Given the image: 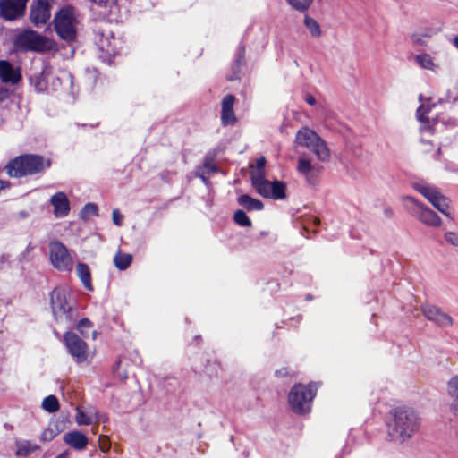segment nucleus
<instances>
[{"label": "nucleus", "instance_id": "1", "mask_svg": "<svg viewBox=\"0 0 458 458\" xmlns=\"http://www.w3.org/2000/svg\"><path fill=\"white\" fill-rule=\"evenodd\" d=\"M421 419L414 409L400 405L393 409L387 417L388 437L391 441L404 443L419 431Z\"/></svg>", "mask_w": 458, "mask_h": 458}, {"label": "nucleus", "instance_id": "2", "mask_svg": "<svg viewBox=\"0 0 458 458\" xmlns=\"http://www.w3.org/2000/svg\"><path fill=\"white\" fill-rule=\"evenodd\" d=\"M50 303L55 321L65 328H72L79 317L75 303L70 299L68 289L56 287L50 293Z\"/></svg>", "mask_w": 458, "mask_h": 458}, {"label": "nucleus", "instance_id": "3", "mask_svg": "<svg viewBox=\"0 0 458 458\" xmlns=\"http://www.w3.org/2000/svg\"><path fill=\"white\" fill-rule=\"evenodd\" d=\"M49 166L48 162L37 155L20 156L11 160L5 166L7 174L11 177H22L38 174Z\"/></svg>", "mask_w": 458, "mask_h": 458}, {"label": "nucleus", "instance_id": "4", "mask_svg": "<svg viewBox=\"0 0 458 458\" xmlns=\"http://www.w3.org/2000/svg\"><path fill=\"white\" fill-rule=\"evenodd\" d=\"M295 142L312 151L322 162L328 161L330 158V150L327 142L320 138L314 131L302 127L295 136Z\"/></svg>", "mask_w": 458, "mask_h": 458}, {"label": "nucleus", "instance_id": "5", "mask_svg": "<svg viewBox=\"0 0 458 458\" xmlns=\"http://www.w3.org/2000/svg\"><path fill=\"white\" fill-rule=\"evenodd\" d=\"M78 13L71 5L64 6L55 17L56 33L64 40L72 41L76 36Z\"/></svg>", "mask_w": 458, "mask_h": 458}, {"label": "nucleus", "instance_id": "6", "mask_svg": "<svg viewBox=\"0 0 458 458\" xmlns=\"http://www.w3.org/2000/svg\"><path fill=\"white\" fill-rule=\"evenodd\" d=\"M253 187L263 197L283 199L285 198L286 185L279 181L270 182L265 179V174L256 173L253 174Z\"/></svg>", "mask_w": 458, "mask_h": 458}, {"label": "nucleus", "instance_id": "7", "mask_svg": "<svg viewBox=\"0 0 458 458\" xmlns=\"http://www.w3.org/2000/svg\"><path fill=\"white\" fill-rule=\"evenodd\" d=\"M49 257L52 266L62 272H70L73 267V259L68 249L60 242L49 244Z\"/></svg>", "mask_w": 458, "mask_h": 458}, {"label": "nucleus", "instance_id": "8", "mask_svg": "<svg viewBox=\"0 0 458 458\" xmlns=\"http://www.w3.org/2000/svg\"><path fill=\"white\" fill-rule=\"evenodd\" d=\"M414 189L426 198L438 211L445 216H449L447 212L448 202L447 199L434 187L423 183H414Z\"/></svg>", "mask_w": 458, "mask_h": 458}, {"label": "nucleus", "instance_id": "9", "mask_svg": "<svg viewBox=\"0 0 458 458\" xmlns=\"http://www.w3.org/2000/svg\"><path fill=\"white\" fill-rule=\"evenodd\" d=\"M64 343L69 353L79 363L87 360V344L73 332L64 334Z\"/></svg>", "mask_w": 458, "mask_h": 458}, {"label": "nucleus", "instance_id": "10", "mask_svg": "<svg viewBox=\"0 0 458 458\" xmlns=\"http://www.w3.org/2000/svg\"><path fill=\"white\" fill-rule=\"evenodd\" d=\"M18 47L24 50L42 51L46 47V39L34 30H29L17 38Z\"/></svg>", "mask_w": 458, "mask_h": 458}, {"label": "nucleus", "instance_id": "11", "mask_svg": "<svg viewBox=\"0 0 458 458\" xmlns=\"http://www.w3.org/2000/svg\"><path fill=\"white\" fill-rule=\"evenodd\" d=\"M28 0H0V15L13 21L23 15Z\"/></svg>", "mask_w": 458, "mask_h": 458}, {"label": "nucleus", "instance_id": "12", "mask_svg": "<svg viewBox=\"0 0 458 458\" xmlns=\"http://www.w3.org/2000/svg\"><path fill=\"white\" fill-rule=\"evenodd\" d=\"M434 107H436V105H431L429 100H427L425 103H421V105L418 107L416 117L420 123V131L431 132L435 130V126L438 123V117L428 116L432 111V108Z\"/></svg>", "mask_w": 458, "mask_h": 458}, {"label": "nucleus", "instance_id": "13", "mask_svg": "<svg viewBox=\"0 0 458 458\" xmlns=\"http://www.w3.org/2000/svg\"><path fill=\"white\" fill-rule=\"evenodd\" d=\"M404 200L411 202L417 207L415 216L420 222L429 226H440L441 218L434 211L419 203L413 197L406 196Z\"/></svg>", "mask_w": 458, "mask_h": 458}, {"label": "nucleus", "instance_id": "14", "mask_svg": "<svg viewBox=\"0 0 458 458\" xmlns=\"http://www.w3.org/2000/svg\"><path fill=\"white\" fill-rule=\"evenodd\" d=\"M106 415L99 414L93 407L78 406L76 407L75 421L78 425H91L106 422Z\"/></svg>", "mask_w": 458, "mask_h": 458}, {"label": "nucleus", "instance_id": "15", "mask_svg": "<svg viewBox=\"0 0 458 458\" xmlns=\"http://www.w3.org/2000/svg\"><path fill=\"white\" fill-rule=\"evenodd\" d=\"M49 0H38L31 7L30 21L36 26L44 25L50 19Z\"/></svg>", "mask_w": 458, "mask_h": 458}, {"label": "nucleus", "instance_id": "16", "mask_svg": "<svg viewBox=\"0 0 458 458\" xmlns=\"http://www.w3.org/2000/svg\"><path fill=\"white\" fill-rule=\"evenodd\" d=\"M420 310L427 319L436 323L439 327H447L453 325L452 318L436 306L423 305Z\"/></svg>", "mask_w": 458, "mask_h": 458}, {"label": "nucleus", "instance_id": "17", "mask_svg": "<svg viewBox=\"0 0 458 458\" xmlns=\"http://www.w3.org/2000/svg\"><path fill=\"white\" fill-rule=\"evenodd\" d=\"M297 172L305 178L309 184H314L316 177L319 174L321 167L312 164L310 159L305 157L298 158Z\"/></svg>", "mask_w": 458, "mask_h": 458}, {"label": "nucleus", "instance_id": "18", "mask_svg": "<svg viewBox=\"0 0 458 458\" xmlns=\"http://www.w3.org/2000/svg\"><path fill=\"white\" fill-rule=\"evenodd\" d=\"M318 390L316 384L295 385L289 393L288 401H312Z\"/></svg>", "mask_w": 458, "mask_h": 458}, {"label": "nucleus", "instance_id": "19", "mask_svg": "<svg viewBox=\"0 0 458 458\" xmlns=\"http://www.w3.org/2000/svg\"><path fill=\"white\" fill-rule=\"evenodd\" d=\"M50 203L54 207V216L56 218H63L69 215L70 201L64 192L59 191L54 194L50 199Z\"/></svg>", "mask_w": 458, "mask_h": 458}, {"label": "nucleus", "instance_id": "20", "mask_svg": "<svg viewBox=\"0 0 458 458\" xmlns=\"http://www.w3.org/2000/svg\"><path fill=\"white\" fill-rule=\"evenodd\" d=\"M0 79L4 83L14 85L21 79V71L8 61H0Z\"/></svg>", "mask_w": 458, "mask_h": 458}, {"label": "nucleus", "instance_id": "21", "mask_svg": "<svg viewBox=\"0 0 458 458\" xmlns=\"http://www.w3.org/2000/svg\"><path fill=\"white\" fill-rule=\"evenodd\" d=\"M119 40L114 38L111 31L103 30L99 33V38L98 45L100 51L106 53L108 55H115L118 53Z\"/></svg>", "mask_w": 458, "mask_h": 458}, {"label": "nucleus", "instance_id": "22", "mask_svg": "<svg viewBox=\"0 0 458 458\" xmlns=\"http://www.w3.org/2000/svg\"><path fill=\"white\" fill-rule=\"evenodd\" d=\"M234 96L228 94L222 99L221 123L224 126L233 125L236 116L233 111Z\"/></svg>", "mask_w": 458, "mask_h": 458}, {"label": "nucleus", "instance_id": "23", "mask_svg": "<svg viewBox=\"0 0 458 458\" xmlns=\"http://www.w3.org/2000/svg\"><path fill=\"white\" fill-rule=\"evenodd\" d=\"M64 441L66 445L76 450L85 449L89 443L88 437L83 433L77 430L64 434Z\"/></svg>", "mask_w": 458, "mask_h": 458}, {"label": "nucleus", "instance_id": "24", "mask_svg": "<svg viewBox=\"0 0 458 458\" xmlns=\"http://www.w3.org/2000/svg\"><path fill=\"white\" fill-rule=\"evenodd\" d=\"M76 274L83 286L87 290L92 291L93 286L91 283V274L89 266L85 263L79 262L76 266Z\"/></svg>", "mask_w": 458, "mask_h": 458}, {"label": "nucleus", "instance_id": "25", "mask_svg": "<svg viewBox=\"0 0 458 458\" xmlns=\"http://www.w3.org/2000/svg\"><path fill=\"white\" fill-rule=\"evenodd\" d=\"M238 203L249 211L261 210L263 203L256 199L251 198L247 194L241 195L238 198Z\"/></svg>", "mask_w": 458, "mask_h": 458}, {"label": "nucleus", "instance_id": "26", "mask_svg": "<svg viewBox=\"0 0 458 458\" xmlns=\"http://www.w3.org/2000/svg\"><path fill=\"white\" fill-rule=\"evenodd\" d=\"M415 60L417 64L423 69L437 72L439 65L435 62L434 58L426 53L416 55Z\"/></svg>", "mask_w": 458, "mask_h": 458}, {"label": "nucleus", "instance_id": "27", "mask_svg": "<svg viewBox=\"0 0 458 458\" xmlns=\"http://www.w3.org/2000/svg\"><path fill=\"white\" fill-rule=\"evenodd\" d=\"M303 24L312 38H319L322 35L321 27L314 18L305 15Z\"/></svg>", "mask_w": 458, "mask_h": 458}, {"label": "nucleus", "instance_id": "28", "mask_svg": "<svg viewBox=\"0 0 458 458\" xmlns=\"http://www.w3.org/2000/svg\"><path fill=\"white\" fill-rule=\"evenodd\" d=\"M132 256L128 253H123L122 251H117L115 256L114 257V263L117 269L125 270L131 264Z\"/></svg>", "mask_w": 458, "mask_h": 458}, {"label": "nucleus", "instance_id": "29", "mask_svg": "<svg viewBox=\"0 0 458 458\" xmlns=\"http://www.w3.org/2000/svg\"><path fill=\"white\" fill-rule=\"evenodd\" d=\"M286 3L295 11L305 13L313 4L314 0H285Z\"/></svg>", "mask_w": 458, "mask_h": 458}, {"label": "nucleus", "instance_id": "30", "mask_svg": "<svg viewBox=\"0 0 458 458\" xmlns=\"http://www.w3.org/2000/svg\"><path fill=\"white\" fill-rule=\"evenodd\" d=\"M38 449V446L30 441H23L17 445V454L20 455H28Z\"/></svg>", "mask_w": 458, "mask_h": 458}, {"label": "nucleus", "instance_id": "31", "mask_svg": "<svg viewBox=\"0 0 458 458\" xmlns=\"http://www.w3.org/2000/svg\"><path fill=\"white\" fill-rule=\"evenodd\" d=\"M289 409L296 414H306L311 410L310 403H289Z\"/></svg>", "mask_w": 458, "mask_h": 458}, {"label": "nucleus", "instance_id": "32", "mask_svg": "<svg viewBox=\"0 0 458 458\" xmlns=\"http://www.w3.org/2000/svg\"><path fill=\"white\" fill-rule=\"evenodd\" d=\"M59 434L57 425H49L43 430L40 436V439L43 442H48L53 440Z\"/></svg>", "mask_w": 458, "mask_h": 458}, {"label": "nucleus", "instance_id": "33", "mask_svg": "<svg viewBox=\"0 0 458 458\" xmlns=\"http://www.w3.org/2000/svg\"><path fill=\"white\" fill-rule=\"evenodd\" d=\"M446 391L450 397L458 400V374L448 380Z\"/></svg>", "mask_w": 458, "mask_h": 458}, {"label": "nucleus", "instance_id": "34", "mask_svg": "<svg viewBox=\"0 0 458 458\" xmlns=\"http://www.w3.org/2000/svg\"><path fill=\"white\" fill-rule=\"evenodd\" d=\"M234 221L237 225L241 226H250L251 221L247 216L246 213L242 210H237L234 213Z\"/></svg>", "mask_w": 458, "mask_h": 458}, {"label": "nucleus", "instance_id": "35", "mask_svg": "<svg viewBox=\"0 0 458 458\" xmlns=\"http://www.w3.org/2000/svg\"><path fill=\"white\" fill-rule=\"evenodd\" d=\"M98 206L94 203L86 204L81 211V217L87 218L89 216H97L98 215Z\"/></svg>", "mask_w": 458, "mask_h": 458}, {"label": "nucleus", "instance_id": "36", "mask_svg": "<svg viewBox=\"0 0 458 458\" xmlns=\"http://www.w3.org/2000/svg\"><path fill=\"white\" fill-rule=\"evenodd\" d=\"M428 34L413 33L411 36V40L415 45L425 46L428 42Z\"/></svg>", "mask_w": 458, "mask_h": 458}, {"label": "nucleus", "instance_id": "37", "mask_svg": "<svg viewBox=\"0 0 458 458\" xmlns=\"http://www.w3.org/2000/svg\"><path fill=\"white\" fill-rule=\"evenodd\" d=\"M266 165V158L264 157H260L256 160L255 169L251 171L250 177L251 182H253V174L256 173H260L261 174H265L263 168Z\"/></svg>", "mask_w": 458, "mask_h": 458}, {"label": "nucleus", "instance_id": "38", "mask_svg": "<svg viewBox=\"0 0 458 458\" xmlns=\"http://www.w3.org/2000/svg\"><path fill=\"white\" fill-rule=\"evenodd\" d=\"M50 73L49 68L46 66L39 76L36 77V80L38 81L36 83V88L38 90H42L45 87V83L43 82V80L46 76H47Z\"/></svg>", "mask_w": 458, "mask_h": 458}, {"label": "nucleus", "instance_id": "39", "mask_svg": "<svg viewBox=\"0 0 458 458\" xmlns=\"http://www.w3.org/2000/svg\"><path fill=\"white\" fill-rule=\"evenodd\" d=\"M91 326L92 324L88 318H82L79 321L77 328L83 336H86V329H89Z\"/></svg>", "mask_w": 458, "mask_h": 458}, {"label": "nucleus", "instance_id": "40", "mask_svg": "<svg viewBox=\"0 0 458 458\" xmlns=\"http://www.w3.org/2000/svg\"><path fill=\"white\" fill-rule=\"evenodd\" d=\"M444 238L445 242L453 246L458 247V235L454 232H447Z\"/></svg>", "mask_w": 458, "mask_h": 458}, {"label": "nucleus", "instance_id": "41", "mask_svg": "<svg viewBox=\"0 0 458 458\" xmlns=\"http://www.w3.org/2000/svg\"><path fill=\"white\" fill-rule=\"evenodd\" d=\"M112 220L115 225L121 226L123 225V216L118 209H114L112 212Z\"/></svg>", "mask_w": 458, "mask_h": 458}, {"label": "nucleus", "instance_id": "42", "mask_svg": "<svg viewBox=\"0 0 458 458\" xmlns=\"http://www.w3.org/2000/svg\"><path fill=\"white\" fill-rule=\"evenodd\" d=\"M99 448L102 452H107L110 448L109 439L106 436L99 437Z\"/></svg>", "mask_w": 458, "mask_h": 458}, {"label": "nucleus", "instance_id": "43", "mask_svg": "<svg viewBox=\"0 0 458 458\" xmlns=\"http://www.w3.org/2000/svg\"><path fill=\"white\" fill-rule=\"evenodd\" d=\"M42 408L48 412H55L59 410V403H42Z\"/></svg>", "mask_w": 458, "mask_h": 458}, {"label": "nucleus", "instance_id": "44", "mask_svg": "<svg viewBox=\"0 0 458 458\" xmlns=\"http://www.w3.org/2000/svg\"><path fill=\"white\" fill-rule=\"evenodd\" d=\"M121 362L117 364L116 369V377H119L121 380H124L127 378V373L124 370L120 371Z\"/></svg>", "mask_w": 458, "mask_h": 458}, {"label": "nucleus", "instance_id": "45", "mask_svg": "<svg viewBox=\"0 0 458 458\" xmlns=\"http://www.w3.org/2000/svg\"><path fill=\"white\" fill-rule=\"evenodd\" d=\"M9 96V91L4 89H0V103L5 100Z\"/></svg>", "mask_w": 458, "mask_h": 458}, {"label": "nucleus", "instance_id": "46", "mask_svg": "<svg viewBox=\"0 0 458 458\" xmlns=\"http://www.w3.org/2000/svg\"><path fill=\"white\" fill-rule=\"evenodd\" d=\"M305 101L310 106H314L316 104V98L313 96L310 95V94L306 95Z\"/></svg>", "mask_w": 458, "mask_h": 458}, {"label": "nucleus", "instance_id": "47", "mask_svg": "<svg viewBox=\"0 0 458 458\" xmlns=\"http://www.w3.org/2000/svg\"><path fill=\"white\" fill-rule=\"evenodd\" d=\"M287 375H288V371H287V369L285 368H283V369L276 371V377H286Z\"/></svg>", "mask_w": 458, "mask_h": 458}, {"label": "nucleus", "instance_id": "48", "mask_svg": "<svg viewBox=\"0 0 458 458\" xmlns=\"http://www.w3.org/2000/svg\"><path fill=\"white\" fill-rule=\"evenodd\" d=\"M10 187V184L6 181L0 180V191Z\"/></svg>", "mask_w": 458, "mask_h": 458}, {"label": "nucleus", "instance_id": "49", "mask_svg": "<svg viewBox=\"0 0 458 458\" xmlns=\"http://www.w3.org/2000/svg\"><path fill=\"white\" fill-rule=\"evenodd\" d=\"M43 401H58L55 395L50 394L46 396Z\"/></svg>", "mask_w": 458, "mask_h": 458}, {"label": "nucleus", "instance_id": "50", "mask_svg": "<svg viewBox=\"0 0 458 458\" xmlns=\"http://www.w3.org/2000/svg\"><path fill=\"white\" fill-rule=\"evenodd\" d=\"M90 1L95 3L96 4L101 5L103 4L107 3L108 0H90Z\"/></svg>", "mask_w": 458, "mask_h": 458}, {"label": "nucleus", "instance_id": "51", "mask_svg": "<svg viewBox=\"0 0 458 458\" xmlns=\"http://www.w3.org/2000/svg\"><path fill=\"white\" fill-rule=\"evenodd\" d=\"M452 410L455 414L458 415V403H454V404L452 405Z\"/></svg>", "mask_w": 458, "mask_h": 458}, {"label": "nucleus", "instance_id": "52", "mask_svg": "<svg viewBox=\"0 0 458 458\" xmlns=\"http://www.w3.org/2000/svg\"><path fill=\"white\" fill-rule=\"evenodd\" d=\"M206 168L210 170V171H213V172L216 171L215 166L213 165H210V164H206Z\"/></svg>", "mask_w": 458, "mask_h": 458}, {"label": "nucleus", "instance_id": "53", "mask_svg": "<svg viewBox=\"0 0 458 458\" xmlns=\"http://www.w3.org/2000/svg\"><path fill=\"white\" fill-rule=\"evenodd\" d=\"M68 454L66 452H64L57 455L55 458H67Z\"/></svg>", "mask_w": 458, "mask_h": 458}, {"label": "nucleus", "instance_id": "54", "mask_svg": "<svg viewBox=\"0 0 458 458\" xmlns=\"http://www.w3.org/2000/svg\"><path fill=\"white\" fill-rule=\"evenodd\" d=\"M454 45L458 48V35L454 38Z\"/></svg>", "mask_w": 458, "mask_h": 458}, {"label": "nucleus", "instance_id": "55", "mask_svg": "<svg viewBox=\"0 0 458 458\" xmlns=\"http://www.w3.org/2000/svg\"><path fill=\"white\" fill-rule=\"evenodd\" d=\"M242 62V56H240L237 60V63L240 64Z\"/></svg>", "mask_w": 458, "mask_h": 458}, {"label": "nucleus", "instance_id": "56", "mask_svg": "<svg viewBox=\"0 0 458 458\" xmlns=\"http://www.w3.org/2000/svg\"><path fill=\"white\" fill-rule=\"evenodd\" d=\"M30 245H29V246H27L26 251H29V250H30Z\"/></svg>", "mask_w": 458, "mask_h": 458}]
</instances>
